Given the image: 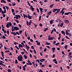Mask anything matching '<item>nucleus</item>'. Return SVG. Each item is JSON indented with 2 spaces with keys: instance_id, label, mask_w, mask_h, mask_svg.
<instances>
[{
  "instance_id": "1",
  "label": "nucleus",
  "mask_w": 72,
  "mask_h": 72,
  "mask_svg": "<svg viewBox=\"0 0 72 72\" xmlns=\"http://www.w3.org/2000/svg\"><path fill=\"white\" fill-rule=\"evenodd\" d=\"M14 31H15V30H16V31H17V30H19V28L16 26L14 27Z\"/></svg>"
},
{
  "instance_id": "2",
  "label": "nucleus",
  "mask_w": 72,
  "mask_h": 72,
  "mask_svg": "<svg viewBox=\"0 0 72 72\" xmlns=\"http://www.w3.org/2000/svg\"><path fill=\"white\" fill-rule=\"evenodd\" d=\"M15 17H16V18H18L19 17V18H21V16H20V15H15Z\"/></svg>"
},
{
  "instance_id": "3",
  "label": "nucleus",
  "mask_w": 72,
  "mask_h": 72,
  "mask_svg": "<svg viewBox=\"0 0 72 72\" xmlns=\"http://www.w3.org/2000/svg\"><path fill=\"white\" fill-rule=\"evenodd\" d=\"M39 9H40V12L41 13V14H42V12H43V9L42 8H40Z\"/></svg>"
},
{
  "instance_id": "4",
  "label": "nucleus",
  "mask_w": 72,
  "mask_h": 72,
  "mask_svg": "<svg viewBox=\"0 0 72 72\" xmlns=\"http://www.w3.org/2000/svg\"><path fill=\"white\" fill-rule=\"evenodd\" d=\"M48 40H53V37L48 38Z\"/></svg>"
},
{
  "instance_id": "5",
  "label": "nucleus",
  "mask_w": 72,
  "mask_h": 72,
  "mask_svg": "<svg viewBox=\"0 0 72 72\" xmlns=\"http://www.w3.org/2000/svg\"><path fill=\"white\" fill-rule=\"evenodd\" d=\"M20 60H21L20 61H22V59L23 58V57L22 56H20Z\"/></svg>"
},
{
  "instance_id": "6",
  "label": "nucleus",
  "mask_w": 72,
  "mask_h": 72,
  "mask_svg": "<svg viewBox=\"0 0 72 72\" xmlns=\"http://www.w3.org/2000/svg\"><path fill=\"white\" fill-rule=\"evenodd\" d=\"M23 16L24 18H25L26 17V18H27V17H28V16L26 15H25V14H23Z\"/></svg>"
},
{
  "instance_id": "7",
  "label": "nucleus",
  "mask_w": 72,
  "mask_h": 72,
  "mask_svg": "<svg viewBox=\"0 0 72 72\" xmlns=\"http://www.w3.org/2000/svg\"><path fill=\"white\" fill-rule=\"evenodd\" d=\"M17 35H19V33H18V32H17L14 35V36H15V35H17Z\"/></svg>"
},
{
  "instance_id": "8",
  "label": "nucleus",
  "mask_w": 72,
  "mask_h": 72,
  "mask_svg": "<svg viewBox=\"0 0 72 72\" xmlns=\"http://www.w3.org/2000/svg\"><path fill=\"white\" fill-rule=\"evenodd\" d=\"M65 22L66 23H69V21L68 20H65Z\"/></svg>"
},
{
  "instance_id": "9",
  "label": "nucleus",
  "mask_w": 72,
  "mask_h": 72,
  "mask_svg": "<svg viewBox=\"0 0 72 72\" xmlns=\"http://www.w3.org/2000/svg\"><path fill=\"white\" fill-rule=\"evenodd\" d=\"M70 13V12L66 13H65L64 14V15H68V14H69Z\"/></svg>"
},
{
  "instance_id": "10",
  "label": "nucleus",
  "mask_w": 72,
  "mask_h": 72,
  "mask_svg": "<svg viewBox=\"0 0 72 72\" xmlns=\"http://www.w3.org/2000/svg\"><path fill=\"white\" fill-rule=\"evenodd\" d=\"M8 24H9V26H12V24L11 22H9Z\"/></svg>"
},
{
  "instance_id": "11",
  "label": "nucleus",
  "mask_w": 72,
  "mask_h": 72,
  "mask_svg": "<svg viewBox=\"0 0 72 72\" xmlns=\"http://www.w3.org/2000/svg\"><path fill=\"white\" fill-rule=\"evenodd\" d=\"M68 47V46L67 45H66L64 46L65 49H67V47Z\"/></svg>"
},
{
  "instance_id": "12",
  "label": "nucleus",
  "mask_w": 72,
  "mask_h": 72,
  "mask_svg": "<svg viewBox=\"0 0 72 72\" xmlns=\"http://www.w3.org/2000/svg\"><path fill=\"white\" fill-rule=\"evenodd\" d=\"M46 44L47 45H50V43H48V42L46 41Z\"/></svg>"
},
{
  "instance_id": "13",
  "label": "nucleus",
  "mask_w": 72,
  "mask_h": 72,
  "mask_svg": "<svg viewBox=\"0 0 72 72\" xmlns=\"http://www.w3.org/2000/svg\"><path fill=\"white\" fill-rule=\"evenodd\" d=\"M24 58L25 59H27V56L25 55H24Z\"/></svg>"
},
{
  "instance_id": "14",
  "label": "nucleus",
  "mask_w": 72,
  "mask_h": 72,
  "mask_svg": "<svg viewBox=\"0 0 72 72\" xmlns=\"http://www.w3.org/2000/svg\"><path fill=\"white\" fill-rule=\"evenodd\" d=\"M48 30V28H45L44 30V31H45V32H46L47 31V30Z\"/></svg>"
},
{
  "instance_id": "15",
  "label": "nucleus",
  "mask_w": 72,
  "mask_h": 72,
  "mask_svg": "<svg viewBox=\"0 0 72 72\" xmlns=\"http://www.w3.org/2000/svg\"><path fill=\"white\" fill-rule=\"evenodd\" d=\"M6 27H7V28H9V24H6Z\"/></svg>"
},
{
  "instance_id": "16",
  "label": "nucleus",
  "mask_w": 72,
  "mask_h": 72,
  "mask_svg": "<svg viewBox=\"0 0 72 72\" xmlns=\"http://www.w3.org/2000/svg\"><path fill=\"white\" fill-rule=\"evenodd\" d=\"M63 24H64L63 23H62L61 25H60V27H62L63 26Z\"/></svg>"
},
{
  "instance_id": "17",
  "label": "nucleus",
  "mask_w": 72,
  "mask_h": 72,
  "mask_svg": "<svg viewBox=\"0 0 72 72\" xmlns=\"http://www.w3.org/2000/svg\"><path fill=\"white\" fill-rule=\"evenodd\" d=\"M15 64H17L18 63V60H17L16 59L15 60Z\"/></svg>"
},
{
  "instance_id": "18",
  "label": "nucleus",
  "mask_w": 72,
  "mask_h": 72,
  "mask_svg": "<svg viewBox=\"0 0 72 72\" xmlns=\"http://www.w3.org/2000/svg\"><path fill=\"white\" fill-rule=\"evenodd\" d=\"M2 38L3 39H6V37H5V36H4V35H3Z\"/></svg>"
},
{
  "instance_id": "19",
  "label": "nucleus",
  "mask_w": 72,
  "mask_h": 72,
  "mask_svg": "<svg viewBox=\"0 0 72 72\" xmlns=\"http://www.w3.org/2000/svg\"><path fill=\"white\" fill-rule=\"evenodd\" d=\"M56 9V11H59V12H60V9Z\"/></svg>"
},
{
  "instance_id": "20",
  "label": "nucleus",
  "mask_w": 72,
  "mask_h": 72,
  "mask_svg": "<svg viewBox=\"0 0 72 72\" xmlns=\"http://www.w3.org/2000/svg\"><path fill=\"white\" fill-rule=\"evenodd\" d=\"M19 45L20 46V47H21L22 48H23V46L22 44H19Z\"/></svg>"
},
{
  "instance_id": "21",
  "label": "nucleus",
  "mask_w": 72,
  "mask_h": 72,
  "mask_svg": "<svg viewBox=\"0 0 72 72\" xmlns=\"http://www.w3.org/2000/svg\"><path fill=\"white\" fill-rule=\"evenodd\" d=\"M53 50L55 51V48L53 47L52 49Z\"/></svg>"
},
{
  "instance_id": "22",
  "label": "nucleus",
  "mask_w": 72,
  "mask_h": 72,
  "mask_svg": "<svg viewBox=\"0 0 72 72\" xmlns=\"http://www.w3.org/2000/svg\"><path fill=\"white\" fill-rule=\"evenodd\" d=\"M27 3L29 5V6H30V3L28 2V1H27Z\"/></svg>"
},
{
  "instance_id": "23",
  "label": "nucleus",
  "mask_w": 72,
  "mask_h": 72,
  "mask_svg": "<svg viewBox=\"0 0 72 72\" xmlns=\"http://www.w3.org/2000/svg\"><path fill=\"white\" fill-rule=\"evenodd\" d=\"M18 59L19 61H21L20 60V57L19 56L18 57Z\"/></svg>"
},
{
  "instance_id": "24",
  "label": "nucleus",
  "mask_w": 72,
  "mask_h": 72,
  "mask_svg": "<svg viewBox=\"0 0 72 72\" xmlns=\"http://www.w3.org/2000/svg\"><path fill=\"white\" fill-rule=\"evenodd\" d=\"M7 33L8 35H9V30L7 31Z\"/></svg>"
},
{
  "instance_id": "25",
  "label": "nucleus",
  "mask_w": 72,
  "mask_h": 72,
  "mask_svg": "<svg viewBox=\"0 0 72 72\" xmlns=\"http://www.w3.org/2000/svg\"><path fill=\"white\" fill-rule=\"evenodd\" d=\"M66 37L67 39H70L68 37V36H66Z\"/></svg>"
},
{
  "instance_id": "26",
  "label": "nucleus",
  "mask_w": 72,
  "mask_h": 72,
  "mask_svg": "<svg viewBox=\"0 0 72 72\" xmlns=\"http://www.w3.org/2000/svg\"><path fill=\"white\" fill-rule=\"evenodd\" d=\"M50 23V24H52L53 23V21L52 20H51Z\"/></svg>"
},
{
  "instance_id": "27",
  "label": "nucleus",
  "mask_w": 72,
  "mask_h": 72,
  "mask_svg": "<svg viewBox=\"0 0 72 72\" xmlns=\"http://www.w3.org/2000/svg\"><path fill=\"white\" fill-rule=\"evenodd\" d=\"M37 12H38V13H39V8H37Z\"/></svg>"
},
{
  "instance_id": "28",
  "label": "nucleus",
  "mask_w": 72,
  "mask_h": 72,
  "mask_svg": "<svg viewBox=\"0 0 72 72\" xmlns=\"http://www.w3.org/2000/svg\"><path fill=\"white\" fill-rule=\"evenodd\" d=\"M8 72H11V70H10V69H8Z\"/></svg>"
},
{
  "instance_id": "29",
  "label": "nucleus",
  "mask_w": 72,
  "mask_h": 72,
  "mask_svg": "<svg viewBox=\"0 0 72 72\" xmlns=\"http://www.w3.org/2000/svg\"><path fill=\"white\" fill-rule=\"evenodd\" d=\"M37 45H40V42H38V43H37Z\"/></svg>"
},
{
  "instance_id": "30",
  "label": "nucleus",
  "mask_w": 72,
  "mask_h": 72,
  "mask_svg": "<svg viewBox=\"0 0 72 72\" xmlns=\"http://www.w3.org/2000/svg\"><path fill=\"white\" fill-rule=\"evenodd\" d=\"M53 5H54L53 4H52V5H50V7H51V8H52L53 7Z\"/></svg>"
},
{
  "instance_id": "31",
  "label": "nucleus",
  "mask_w": 72,
  "mask_h": 72,
  "mask_svg": "<svg viewBox=\"0 0 72 72\" xmlns=\"http://www.w3.org/2000/svg\"><path fill=\"white\" fill-rule=\"evenodd\" d=\"M19 31L20 32V34H21V33H22L23 32V31H22V30H20Z\"/></svg>"
},
{
  "instance_id": "32",
  "label": "nucleus",
  "mask_w": 72,
  "mask_h": 72,
  "mask_svg": "<svg viewBox=\"0 0 72 72\" xmlns=\"http://www.w3.org/2000/svg\"><path fill=\"white\" fill-rule=\"evenodd\" d=\"M6 8L7 10H8V9H9V7H8V6H6Z\"/></svg>"
},
{
  "instance_id": "33",
  "label": "nucleus",
  "mask_w": 72,
  "mask_h": 72,
  "mask_svg": "<svg viewBox=\"0 0 72 72\" xmlns=\"http://www.w3.org/2000/svg\"><path fill=\"white\" fill-rule=\"evenodd\" d=\"M56 10L55 9L53 11V13H54L55 12H56Z\"/></svg>"
},
{
  "instance_id": "34",
  "label": "nucleus",
  "mask_w": 72,
  "mask_h": 72,
  "mask_svg": "<svg viewBox=\"0 0 72 72\" xmlns=\"http://www.w3.org/2000/svg\"><path fill=\"white\" fill-rule=\"evenodd\" d=\"M31 9H32V10L33 12V11H34V9H34V8H31Z\"/></svg>"
},
{
  "instance_id": "35",
  "label": "nucleus",
  "mask_w": 72,
  "mask_h": 72,
  "mask_svg": "<svg viewBox=\"0 0 72 72\" xmlns=\"http://www.w3.org/2000/svg\"><path fill=\"white\" fill-rule=\"evenodd\" d=\"M52 13V12H51V11H50L49 12V13H48V14H51V13Z\"/></svg>"
},
{
  "instance_id": "36",
  "label": "nucleus",
  "mask_w": 72,
  "mask_h": 72,
  "mask_svg": "<svg viewBox=\"0 0 72 72\" xmlns=\"http://www.w3.org/2000/svg\"><path fill=\"white\" fill-rule=\"evenodd\" d=\"M66 35H69V33L68 32H66Z\"/></svg>"
},
{
  "instance_id": "37",
  "label": "nucleus",
  "mask_w": 72,
  "mask_h": 72,
  "mask_svg": "<svg viewBox=\"0 0 72 72\" xmlns=\"http://www.w3.org/2000/svg\"><path fill=\"white\" fill-rule=\"evenodd\" d=\"M59 12H60V11H57V12H56L55 13V14H57V13H59Z\"/></svg>"
},
{
  "instance_id": "38",
  "label": "nucleus",
  "mask_w": 72,
  "mask_h": 72,
  "mask_svg": "<svg viewBox=\"0 0 72 72\" xmlns=\"http://www.w3.org/2000/svg\"><path fill=\"white\" fill-rule=\"evenodd\" d=\"M55 64H57V63H58V62H57V61H55Z\"/></svg>"
},
{
  "instance_id": "39",
  "label": "nucleus",
  "mask_w": 72,
  "mask_h": 72,
  "mask_svg": "<svg viewBox=\"0 0 72 72\" xmlns=\"http://www.w3.org/2000/svg\"><path fill=\"white\" fill-rule=\"evenodd\" d=\"M26 48H27V50H28L29 49H30V47L28 46L27 47H26Z\"/></svg>"
},
{
  "instance_id": "40",
  "label": "nucleus",
  "mask_w": 72,
  "mask_h": 72,
  "mask_svg": "<svg viewBox=\"0 0 72 72\" xmlns=\"http://www.w3.org/2000/svg\"><path fill=\"white\" fill-rule=\"evenodd\" d=\"M36 62H38L39 63H40V61H39V60H36Z\"/></svg>"
},
{
  "instance_id": "41",
  "label": "nucleus",
  "mask_w": 72,
  "mask_h": 72,
  "mask_svg": "<svg viewBox=\"0 0 72 72\" xmlns=\"http://www.w3.org/2000/svg\"><path fill=\"white\" fill-rule=\"evenodd\" d=\"M5 53H6V52H9V53L10 52V51L9 50H7V51H5Z\"/></svg>"
},
{
  "instance_id": "42",
  "label": "nucleus",
  "mask_w": 72,
  "mask_h": 72,
  "mask_svg": "<svg viewBox=\"0 0 72 72\" xmlns=\"http://www.w3.org/2000/svg\"><path fill=\"white\" fill-rule=\"evenodd\" d=\"M12 13H13L14 12V10L13 9H12Z\"/></svg>"
},
{
  "instance_id": "43",
  "label": "nucleus",
  "mask_w": 72,
  "mask_h": 72,
  "mask_svg": "<svg viewBox=\"0 0 72 72\" xmlns=\"http://www.w3.org/2000/svg\"><path fill=\"white\" fill-rule=\"evenodd\" d=\"M15 21L17 23H19V21H18V20H15Z\"/></svg>"
},
{
  "instance_id": "44",
  "label": "nucleus",
  "mask_w": 72,
  "mask_h": 72,
  "mask_svg": "<svg viewBox=\"0 0 72 72\" xmlns=\"http://www.w3.org/2000/svg\"><path fill=\"white\" fill-rule=\"evenodd\" d=\"M0 65H2V66H3V63L0 62Z\"/></svg>"
},
{
  "instance_id": "45",
  "label": "nucleus",
  "mask_w": 72,
  "mask_h": 72,
  "mask_svg": "<svg viewBox=\"0 0 72 72\" xmlns=\"http://www.w3.org/2000/svg\"><path fill=\"white\" fill-rule=\"evenodd\" d=\"M3 3H5V4H6V1H5L4 0H3Z\"/></svg>"
},
{
  "instance_id": "46",
  "label": "nucleus",
  "mask_w": 72,
  "mask_h": 72,
  "mask_svg": "<svg viewBox=\"0 0 72 72\" xmlns=\"http://www.w3.org/2000/svg\"><path fill=\"white\" fill-rule=\"evenodd\" d=\"M53 32H54V30H52V31L51 32V34H52V33H53Z\"/></svg>"
},
{
  "instance_id": "47",
  "label": "nucleus",
  "mask_w": 72,
  "mask_h": 72,
  "mask_svg": "<svg viewBox=\"0 0 72 72\" xmlns=\"http://www.w3.org/2000/svg\"><path fill=\"white\" fill-rule=\"evenodd\" d=\"M31 48L32 49H34V47H33V46H31Z\"/></svg>"
},
{
  "instance_id": "48",
  "label": "nucleus",
  "mask_w": 72,
  "mask_h": 72,
  "mask_svg": "<svg viewBox=\"0 0 72 72\" xmlns=\"http://www.w3.org/2000/svg\"><path fill=\"white\" fill-rule=\"evenodd\" d=\"M61 32H62V34H63V33H64V31H61Z\"/></svg>"
},
{
  "instance_id": "49",
  "label": "nucleus",
  "mask_w": 72,
  "mask_h": 72,
  "mask_svg": "<svg viewBox=\"0 0 72 72\" xmlns=\"http://www.w3.org/2000/svg\"><path fill=\"white\" fill-rule=\"evenodd\" d=\"M30 25H31V22H29L28 24V26H30Z\"/></svg>"
},
{
  "instance_id": "50",
  "label": "nucleus",
  "mask_w": 72,
  "mask_h": 72,
  "mask_svg": "<svg viewBox=\"0 0 72 72\" xmlns=\"http://www.w3.org/2000/svg\"><path fill=\"white\" fill-rule=\"evenodd\" d=\"M17 43L16 42H15L14 44V45H17Z\"/></svg>"
},
{
  "instance_id": "51",
  "label": "nucleus",
  "mask_w": 72,
  "mask_h": 72,
  "mask_svg": "<svg viewBox=\"0 0 72 72\" xmlns=\"http://www.w3.org/2000/svg\"><path fill=\"white\" fill-rule=\"evenodd\" d=\"M72 53L71 52H70L69 53V54L68 55V56H69L70 55H71V53Z\"/></svg>"
},
{
  "instance_id": "52",
  "label": "nucleus",
  "mask_w": 72,
  "mask_h": 72,
  "mask_svg": "<svg viewBox=\"0 0 72 72\" xmlns=\"http://www.w3.org/2000/svg\"><path fill=\"white\" fill-rule=\"evenodd\" d=\"M45 67V65L44 64H42V67Z\"/></svg>"
},
{
  "instance_id": "53",
  "label": "nucleus",
  "mask_w": 72,
  "mask_h": 72,
  "mask_svg": "<svg viewBox=\"0 0 72 72\" xmlns=\"http://www.w3.org/2000/svg\"><path fill=\"white\" fill-rule=\"evenodd\" d=\"M40 55H41V56H42L43 55H42V52H40Z\"/></svg>"
},
{
  "instance_id": "54",
  "label": "nucleus",
  "mask_w": 72,
  "mask_h": 72,
  "mask_svg": "<svg viewBox=\"0 0 72 72\" xmlns=\"http://www.w3.org/2000/svg\"><path fill=\"white\" fill-rule=\"evenodd\" d=\"M34 51L35 54H36V50H35V49L34 50Z\"/></svg>"
},
{
  "instance_id": "55",
  "label": "nucleus",
  "mask_w": 72,
  "mask_h": 72,
  "mask_svg": "<svg viewBox=\"0 0 72 72\" xmlns=\"http://www.w3.org/2000/svg\"><path fill=\"white\" fill-rule=\"evenodd\" d=\"M0 12H2V9H1V8H0Z\"/></svg>"
},
{
  "instance_id": "56",
  "label": "nucleus",
  "mask_w": 72,
  "mask_h": 72,
  "mask_svg": "<svg viewBox=\"0 0 72 72\" xmlns=\"http://www.w3.org/2000/svg\"><path fill=\"white\" fill-rule=\"evenodd\" d=\"M39 25L40 26H42V24H41V23H40L39 24Z\"/></svg>"
},
{
  "instance_id": "57",
  "label": "nucleus",
  "mask_w": 72,
  "mask_h": 72,
  "mask_svg": "<svg viewBox=\"0 0 72 72\" xmlns=\"http://www.w3.org/2000/svg\"><path fill=\"white\" fill-rule=\"evenodd\" d=\"M28 18H31L32 17L31 16H30V15H29V16H28Z\"/></svg>"
},
{
  "instance_id": "58",
  "label": "nucleus",
  "mask_w": 72,
  "mask_h": 72,
  "mask_svg": "<svg viewBox=\"0 0 72 72\" xmlns=\"http://www.w3.org/2000/svg\"><path fill=\"white\" fill-rule=\"evenodd\" d=\"M30 41H31V42H33V40L32 39H30Z\"/></svg>"
},
{
  "instance_id": "59",
  "label": "nucleus",
  "mask_w": 72,
  "mask_h": 72,
  "mask_svg": "<svg viewBox=\"0 0 72 72\" xmlns=\"http://www.w3.org/2000/svg\"><path fill=\"white\" fill-rule=\"evenodd\" d=\"M3 8L4 10H6V8H5V7L4 6L3 7Z\"/></svg>"
},
{
  "instance_id": "60",
  "label": "nucleus",
  "mask_w": 72,
  "mask_h": 72,
  "mask_svg": "<svg viewBox=\"0 0 72 72\" xmlns=\"http://www.w3.org/2000/svg\"><path fill=\"white\" fill-rule=\"evenodd\" d=\"M62 54H63V55H64V52L63 51H62Z\"/></svg>"
},
{
  "instance_id": "61",
  "label": "nucleus",
  "mask_w": 72,
  "mask_h": 72,
  "mask_svg": "<svg viewBox=\"0 0 72 72\" xmlns=\"http://www.w3.org/2000/svg\"><path fill=\"white\" fill-rule=\"evenodd\" d=\"M64 8H62V12H63V11H64Z\"/></svg>"
},
{
  "instance_id": "62",
  "label": "nucleus",
  "mask_w": 72,
  "mask_h": 72,
  "mask_svg": "<svg viewBox=\"0 0 72 72\" xmlns=\"http://www.w3.org/2000/svg\"><path fill=\"white\" fill-rule=\"evenodd\" d=\"M46 51V48H45L44 49V51Z\"/></svg>"
},
{
  "instance_id": "63",
  "label": "nucleus",
  "mask_w": 72,
  "mask_h": 72,
  "mask_svg": "<svg viewBox=\"0 0 72 72\" xmlns=\"http://www.w3.org/2000/svg\"><path fill=\"white\" fill-rule=\"evenodd\" d=\"M15 3L12 4L13 6H15Z\"/></svg>"
},
{
  "instance_id": "64",
  "label": "nucleus",
  "mask_w": 72,
  "mask_h": 72,
  "mask_svg": "<svg viewBox=\"0 0 72 72\" xmlns=\"http://www.w3.org/2000/svg\"><path fill=\"white\" fill-rule=\"evenodd\" d=\"M56 43V41H55L53 42V44H55Z\"/></svg>"
}]
</instances>
